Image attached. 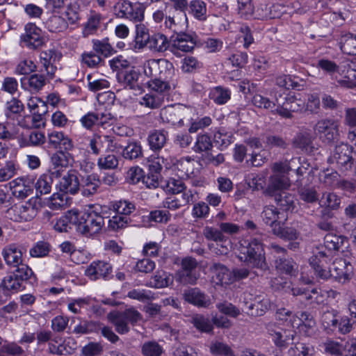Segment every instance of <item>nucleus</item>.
I'll use <instances>...</instances> for the list:
<instances>
[{"instance_id": "72a5a7b5", "label": "nucleus", "mask_w": 356, "mask_h": 356, "mask_svg": "<svg viewBox=\"0 0 356 356\" xmlns=\"http://www.w3.org/2000/svg\"><path fill=\"white\" fill-rule=\"evenodd\" d=\"M272 232L277 237L285 241H296L299 237V232L294 227H282L280 225L275 226Z\"/></svg>"}, {"instance_id": "cd10ccee", "label": "nucleus", "mask_w": 356, "mask_h": 356, "mask_svg": "<svg viewBox=\"0 0 356 356\" xmlns=\"http://www.w3.org/2000/svg\"><path fill=\"white\" fill-rule=\"evenodd\" d=\"M274 263L275 268L281 273L295 275L298 272V266L291 258L279 257Z\"/></svg>"}, {"instance_id": "0eeeda50", "label": "nucleus", "mask_w": 356, "mask_h": 356, "mask_svg": "<svg viewBox=\"0 0 356 356\" xmlns=\"http://www.w3.org/2000/svg\"><path fill=\"white\" fill-rule=\"evenodd\" d=\"M141 76L140 72L134 67H127L117 72L116 79L119 83L126 89L140 90L139 78Z\"/></svg>"}, {"instance_id": "69168bd1", "label": "nucleus", "mask_w": 356, "mask_h": 356, "mask_svg": "<svg viewBox=\"0 0 356 356\" xmlns=\"http://www.w3.org/2000/svg\"><path fill=\"white\" fill-rule=\"evenodd\" d=\"M16 164L13 161H8L0 168V182H3L13 177L17 173Z\"/></svg>"}, {"instance_id": "a18cd8bd", "label": "nucleus", "mask_w": 356, "mask_h": 356, "mask_svg": "<svg viewBox=\"0 0 356 356\" xmlns=\"http://www.w3.org/2000/svg\"><path fill=\"white\" fill-rule=\"evenodd\" d=\"M112 143L113 140L110 136L97 135L90 139L89 146L92 153L97 155L100 153L105 144H107L108 147Z\"/></svg>"}, {"instance_id": "e433bc0d", "label": "nucleus", "mask_w": 356, "mask_h": 356, "mask_svg": "<svg viewBox=\"0 0 356 356\" xmlns=\"http://www.w3.org/2000/svg\"><path fill=\"white\" fill-rule=\"evenodd\" d=\"M339 44L344 53L356 55V35L350 33L341 35Z\"/></svg>"}, {"instance_id": "423d86ee", "label": "nucleus", "mask_w": 356, "mask_h": 356, "mask_svg": "<svg viewBox=\"0 0 356 356\" xmlns=\"http://www.w3.org/2000/svg\"><path fill=\"white\" fill-rule=\"evenodd\" d=\"M354 149L347 143H341L335 146L332 156L328 159L330 163H336L342 170H349L354 163Z\"/></svg>"}, {"instance_id": "39448f33", "label": "nucleus", "mask_w": 356, "mask_h": 356, "mask_svg": "<svg viewBox=\"0 0 356 356\" xmlns=\"http://www.w3.org/2000/svg\"><path fill=\"white\" fill-rule=\"evenodd\" d=\"M339 122L332 118H323L313 127L314 133L323 143L333 145L339 139Z\"/></svg>"}, {"instance_id": "f03ea898", "label": "nucleus", "mask_w": 356, "mask_h": 356, "mask_svg": "<svg viewBox=\"0 0 356 356\" xmlns=\"http://www.w3.org/2000/svg\"><path fill=\"white\" fill-rule=\"evenodd\" d=\"M246 245H243L241 250V261L249 266L265 270L268 268L266 261L265 252L262 243L256 238L249 242H244Z\"/></svg>"}, {"instance_id": "f3484780", "label": "nucleus", "mask_w": 356, "mask_h": 356, "mask_svg": "<svg viewBox=\"0 0 356 356\" xmlns=\"http://www.w3.org/2000/svg\"><path fill=\"white\" fill-rule=\"evenodd\" d=\"M209 270L216 285L223 286L232 284L231 271L224 264L213 262L210 265Z\"/></svg>"}, {"instance_id": "c756f323", "label": "nucleus", "mask_w": 356, "mask_h": 356, "mask_svg": "<svg viewBox=\"0 0 356 356\" xmlns=\"http://www.w3.org/2000/svg\"><path fill=\"white\" fill-rule=\"evenodd\" d=\"M179 107L169 106L163 108L161 111V116L163 120L172 124H182V113Z\"/></svg>"}, {"instance_id": "5701e85b", "label": "nucleus", "mask_w": 356, "mask_h": 356, "mask_svg": "<svg viewBox=\"0 0 356 356\" xmlns=\"http://www.w3.org/2000/svg\"><path fill=\"white\" fill-rule=\"evenodd\" d=\"M2 255L6 264L13 267L22 264V252L21 248L16 244L6 246Z\"/></svg>"}, {"instance_id": "ddd939ff", "label": "nucleus", "mask_w": 356, "mask_h": 356, "mask_svg": "<svg viewBox=\"0 0 356 356\" xmlns=\"http://www.w3.org/2000/svg\"><path fill=\"white\" fill-rule=\"evenodd\" d=\"M41 29L35 24L29 23L25 26V34L22 35V41L27 47L35 49L44 43V38L41 35Z\"/></svg>"}, {"instance_id": "4be33fe9", "label": "nucleus", "mask_w": 356, "mask_h": 356, "mask_svg": "<svg viewBox=\"0 0 356 356\" xmlns=\"http://www.w3.org/2000/svg\"><path fill=\"white\" fill-rule=\"evenodd\" d=\"M351 265L347 264L343 259L334 261L332 267L327 270L330 273V277L339 282H345L348 279L349 271L351 270Z\"/></svg>"}, {"instance_id": "1a4fd4ad", "label": "nucleus", "mask_w": 356, "mask_h": 356, "mask_svg": "<svg viewBox=\"0 0 356 356\" xmlns=\"http://www.w3.org/2000/svg\"><path fill=\"white\" fill-rule=\"evenodd\" d=\"M79 177L78 171L70 170L63 176L59 183L56 184V188L65 193L75 195L81 188V181Z\"/></svg>"}, {"instance_id": "bf43d9fd", "label": "nucleus", "mask_w": 356, "mask_h": 356, "mask_svg": "<svg viewBox=\"0 0 356 356\" xmlns=\"http://www.w3.org/2000/svg\"><path fill=\"white\" fill-rule=\"evenodd\" d=\"M43 66H49V64H56L62 58L60 52L55 49H49L42 51L40 56Z\"/></svg>"}, {"instance_id": "9d476101", "label": "nucleus", "mask_w": 356, "mask_h": 356, "mask_svg": "<svg viewBox=\"0 0 356 356\" xmlns=\"http://www.w3.org/2000/svg\"><path fill=\"white\" fill-rule=\"evenodd\" d=\"M173 31L175 33L170 38L173 49L184 52H189L194 49L197 39L195 35L178 31L176 29H174Z\"/></svg>"}, {"instance_id": "680f3d73", "label": "nucleus", "mask_w": 356, "mask_h": 356, "mask_svg": "<svg viewBox=\"0 0 356 356\" xmlns=\"http://www.w3.org/2000/svg\"><path fill=\"white\" fill-rule=\"evenodd\" d=\"M136 44L139 49H142L145 47V44L148 42L151 35L149 33L148 29L142 24H139L136 26Z\"/></svg>"}, {"instance_id": "c9c22d12", "label": "nucleus", "mask_w": 356, "mask_h": 356, "mask_svg": "<svg viewBox=\"0 0 356 356\" xmlns=\"http://www.w3.org/2000/svg\"><path fill=\"white\" fill-rule=\"evenodd\" d=\"M103 17L101 14L92 12L88 19V22L83 28V36L88 37L90 35L95 33L100 26V23Z\"/></svg>"}, {"instance_id": "bb28decb", "label": "nucleus", "mask_w": 356, "mask_h": 356, "mask_svg": "<svg viewBox=\"0 0 356 356\" xmlns=\"http://www.w3.org/2000/svg\"><path fill=\"white\" fill-rule=\"evenodd\" d=\"M247 313L252 316H263L270 307V302L266 298H256L253 302H246Z\"/></svg>"}, {"instance_id": "f704fd0d", "label": "nucleus", "mask_w": 356, "mask_h": 356, "mask_svg": "<svg viewBox=\"0 0 356 356\" xmlns=\"http://www.w3.org/2000/svg\"><path fill=\"white\" fill-rule=\"evenodd\" d=\"M188 13L200 21L207 19L206 3L202 0H193L190 2L188 8Z\"/></svg>"}, {"instance_id": "3c124183", "label": "nucleus", "mask_w": 356, "mask_h": 356, "mask_svg": "<svg viewBox=\"0 0 356 356\" xmlns=\"http://www.w3.org/2000/svg\"><path fill=\"white\" fill-rule=\"evenodd\" d=\"M342 77L356 81V61L345 60L340 65L339 72Z\"/></svg>"}, {"instance_id": "13d9d810", "label": "nucleus", "mask_w": 356, "mask_h": 356, "mask_svg": "<svg viewBox=\"0 0 356 356\" xmlns=\"http://www.w3.org/2000/svg\"><path fill=\"white\" fill-rule=\"evenodd\" d=\"M163 352L162 346L154 341L145 342L141 347L143 356H161Z\"/></svg>"}, {"instance_id": "473e14b6", "label": "nucleus", "mask_w": 356, "mask_h": 356, "mask_svg": "<svg viewBox=\"0 0 356 356\" xmlns=\"http://www.w3.org/2000/svg\"><path fill=\"white\" fill-rule=\"evenodd\" d=\"M334 218V213L327 209H321L318 216V222L316 227L325 232H330L334 230V225L332 219Z\"/></svg>"}, {"instance_id": "2eb2a0df", "label": "nucleus", "mask_w": 356, "mask_h": 356, "mask_svg": "<svg viewBox=\"0 0 356 356\" xmlns=\"http://www.w3.org/2000/svg\"><path fill=\"white\" fill-rule=\"evenodd\" d=\"M39 207L40 202L38 198L32 197L22 205L15 206V211L17 213L19 221L28 222L36 216Z\"/></svg>"}, {"instance_id": "6ab92c4d", "label": "nucleus", "mask_w": 356, "mask_h": 356, "mask_svg": "<svg viewBox=\"0 0 356 356\" xmlns=\"http://www.w3.org/2000/svg\"><path fill=\"white\" fill-rule=\"evenodd\" d=\"M276 204V208L282 212H293L296 208L294 195L288 191L279 192V193H273L270 195Z\"/></svg>"}, {"instance_id": "c85d7f7f", "label": "nucleus", "mask_w": 356, "mask_h": 356, "mask_svg": "<svg viewBox=\"0 0 356 356\" xmlns=\"http://www.w3.org/2000/svg\"><path fill=\"white\" fill-rule=\"evenodd\" d=\"M173 280L174 277L171 275L164 271H157L147 285L152 288L161 289L172 285Z\"/></svg>"}, {"instance_id": "a19ab883", "label": "nucleus", "mask_w": 356, "mask_h": 356, "mask_svg": "<svg viewBox=\"0 0 356 356\" xmlns=\"http://www.w3.org/2000/svg\"><path fill=\"white\" fill-rule=\"evenodd\" d=\"M145 7L140 3H132L130 2L127 10V15L124 19H127L134 22H142L144 19Z\"/></svg>"}, {"instance_id": "9b49d317", "label": "nucleus", "mask_w": 356, "mask_h": 356, "mask_svg": "<svg viewBox=\"0 0 356 356\" xmlns=\"http://www.w3.org/2000/svg\"><path fill=\"white\" fill-rule=\"evenodd\" d=\"M282 168L281 165L275 164L274 166L277 172L270 178V183L266 189V193L268 196L272 195L273 193L286 191V189L290 186L288 177L281 172Z\"/></svg>"}, {"instance_id": "dca6fc26", "label": "nucleus", "mask_w": 356, "mask_h": 356, "mask_svg": "<svg viewBox=\"0 0 356 356\" xmlns=\"http://www.w3.org/2000/svg\"><path fill=\"white\" fill-rule=\"evenodd\" d=\"M313 137L308 132H299L292 140V145L294 148L300 149L302 151L310 155L318 154V147L313 143Z\"/></svg>"}, {"instance_id": "6e6d98bb", "label": "nucleus", "mask_w": 356, "mask_h": 356, "mask_svg": "<svg viewBox=\"0 0 356 356\" xmlns=\"http://www.w3.org/2000/svg\"><path fill=\"white\" fill-rule=\"evenodd\" d=\"M72 160V156L70 153L64 151H58L54 153L51 157V161L53 165L56 168H67Z\"/></svg>"}, {"instance_id": "79ce46f5", "label": "nucleus", "mask_w": 356, "mask_h": 356, "mask_svg": "<svg viewBox=\"0 0 356 356\" xmlns=\"http://www.w3.org/2000/svg\"><path fill=\"white\" fill-rule=\"evenodd\" d=\"M300 319L302 323L299 325L300 332H303L306 336H312L314 333L316 322L313 316L306 312H302Z\"/></svg>"}, {"instance_id": "20e7f679", "label": "nucleus", "mask_w": 356, "mask_h": 356, "mask_svg": "<svg viewBox=\"0 0 356 356\" xmlns=\"http://www.w3.org/2000/svg\"><path fill=\"white\" fill-rule=\"evenodd\" d=\"M108 319L114 325L115 331L120 334L129 332V323L135 325L142 319L140 313L134 308H129L122 312H113L108 314Z\"/></svg>"}, {"instance_id": "a878e982", "label": "nucleus", "mask_w": 356, "mask_h": 356, "mask_svg": "<svg viewBox=\"0 0 356 356\" xmlns=\"http://www.w3.org/2000/svg\"><path fill=\"white\" fill-rule=\"evenodd\" d=\"M145 47L153 52H164L168 48V40L163 34L154 33L149 37Z\"/></svg>"}, {"instance_id": "37998d69", "label": "nucleus", "mask_w": 356, "mask_h": 356, "mask_svg": "<svg viewBox=\"0 0 356 356\" xmlns=\"http://www.w3.org/2000/svg\"><path fill=\"white\" fill-rule=\"evenodd\" d=\"M321 323L325 330L334 331L339 326L337 312L335 310L326 311L321 316Z\"/></svg>"}, {"instance_id": "052dcab7", "label": "nucleus", "mask_w": 356, "mask_h": 356, "mask_svg": "<svg viewBox=\"0 0 356 356\" xmlns=\"http://www.w3.org/2000/svg\"><path fill=\"white\" fill-rule=\"evenodd\" d=\"M119 161L114 154L102 156L97 160V165L100 169L113 170L118 168Z\"/></svg>"}, {"instance_id": "393cba45", "label": "nucleus", "mask_w": 356, "mask_h": 356, "mask_svg": "<svg viewBox=\"0 0 356 356\" xmlns=\"http://www.w3.org/2000/svg\"><path fill=\"white\" fill-rule=\"evenodd\" d=\"M79 221V213L77 211H69L67 213L60 218L55 223L54 228L59 232H67L72 229V225L77 227Z\"/></svg>"}, {"instance_id": "aec40b11", "label": "nucleus", "mask_w": 356, "mask_h": 356, "mask_svg": "<svg viewBox=\"0 0 356 356\" xmlns=\"http://www.w3.org/2000/svg\"><path fill=\"white\" fill-rule=\"evenodd\" d=\"M102 184L99 176L97 173H92L81 178V193L86 197L93 196L96 193Z\"/></svg>"}, {"instance_id": "58836bf2", "label": "nucleus", "mask_w": 356, "mask_h": 356, "mask_svg": "<svg viewBox=\"0 0 356 356\" xmlns=\"http://www.w3.org/2000/svg\"><path fill=\"white\" fill-rule=\"evenodd\" d=\"M45 26L50 32L59 33L67 29L68 23L60 16L52 15L46 21Z\"/></svg>"}, {"instance_id": "412c9836", "label": "nucleus", "mask_w": 356, "mask_h": 356, "mask_svg": "<svg viewBox=\"0 0 356 356\" xmlns=\"http://www.w3.org/2000/svg\"><path fill=\"white\" fill-rule=\"evenodd\" d=\"M60 172L59 170L52 171L49 174L41 175L34 184L36 190L37 197L39 195H47L50 193L51 191V185L54 177H59Z\"/></svg>"}, {"instance_id": "4d7b16f0", "label": "nucleus", "mask_w": 356, "mask_h": 356, "mask_svg": "<svg viewBox=\"0 0 356 356\" xmlns=\"http://www.w3.org/2000/svg\"><path fill=\"white\" fill-rule=\"evenodd\" d=\"M93 49L97 54H100L105 57L109 56L114 51L112 45L108 42V39L105 38L102 40H92Z\"/></svg>"}, {"instance_id": "2f4dec72", "label": "nucleus", "mask_w": 356, "mask_h": 356, "mask_svg": "<svg viewBox=\"0 0 356 356\" xmlns=\"http://www.w3.org/2000/svg\"><path fill=\"white\" fill-rule=\"evenodd\" d=\"M198 270H177L175 275L177 282L182 285H195L200 279Z\"/></svg>"}, {"instance_id": "b1692460", "label": "nucleus", "mask_w": 356, "mask_h": 356, "mask_svg": "<svg viewBox=\"0 0 356 356\" xmlns=\"http://www.w3.org/2000/svg\"><path fill=\"white\" fill-rule=\"evenodd\" d=\"M168 132L165 130H154L150 132L147 141L149 148L154 153L159 152L166 145Z\"/></svg>"}, {"instance_id": "09e8293b", "label": "nucleus", "mask_w": 356, "mask_h": 356, "mask_svg": "<svg viewBox=\"0 0 356 356\" xmlns=\"http://www.w3.org/2000/svg\"><path fill=\"white\" fill-rule=\"evenodd\" d=\"M300 199L307 203H315L319 200L318 193L314 187L302 186L298 189Z\"/></svg>"}, {"instance_id": "f257e3e1", "label": "nucleus", "mask_w": 356, "mask_h": 356, "mask_svg": "<svg viewBox=\"0 0 356 356\" xmlns=\"http://www.w3.org/2000/svg\"><path fill=\"white\" fill-rule=\"evenodd\" d=\"M174 67L171 62L166 59H151L144 65V73L151 77L148 81L149 87L158 92H164L170 88L169 79L174 74Z\"/></svg>"}, {"instance_id": "f8f14e48", "label": "nucleus", "mask_w": 356, "mask_h": 356, "mask_svg": "<svg viewBox=\"0 0 356 356\" xmlns=\"http://www.w3.org/2000/svg\"><path fill=\"white\" fill-rule=\"evenodd\" d=\"M328 260V256L323 251H318L310 257L309 264L317 278L326 280L330 277V273L327 270Z\"/></svg>"}, {"instance_id": "864d4df0", "label": "nucleus", "mask_w": 356, "mask_h": 356, "mask_svg": "<svg viewBox=\"0 0 356 356\" xmlns=\"http://www.w3.org/2000/svg\"><path fill=\"white\" fill-rule=\"evenodd\" d=\"M289 356H314L312 347L304 343L298 342L288 350Z\"/></svg>"}, {"instance_id": "5fc2aeb1", "label": "nucleus", "mask_w": 356, "mask_h": 356, "mask_svg": "<svg viewBox=\"0 0 356 356\" xmlns=\"http://www.w3.org/2000/svg\"><path fill=\"white\" fill-rule=\"evenodd\" d=\"M344 240V236L327 234L324 237V245L329 250L337 251L343 245Z\"/></svg>"}, {"instance_id": "a211bd4d", "label": "nucleus", "mask_w": 356, "mask_h": 356, "mask_svg": "<svg viewBox=\"0 0 356 356\" xmlns=\"http://www.w3.org/2000/svg\"><path fill=\"white\" fill-rule=\"evenodd\" d=\"M112 270L111 265L106 261H93L86 268L85 274L92 280L99 278L106 279Z\"/></svg>"}, {"instance_id": "603ef678", "label": "nucleus", "mask_w": 356, "mask_h": 356, "mask_svg": "<svg viewBox=\"0 0 356 356\" xmlns=\"http://www.w3.org/2000/svg\"><path fill=\"white\" fill-rule=\"evenodd\" d=\"M282 102H284L285 107L291 112H298L305 107V102L301 99L297 98L295 95L291 94L282 97Z\"/></svg>"}, {"instance_id": "338daca9", "label": "nucleus", "mask_w": 356, "mask_h": 356, "mask_svg": "<svg viewBox=\"0 0 356 356\" xmlns=\"http://www.w3.org/2000/svg\"><path fill=\"white\" fill-rule=\"evenodd\" d=\"M211 98L218 104H224L230 99L229 90L216 87L211 93Z\"/></svg>"}, {"instance_id": "e2e57ef3", "label": "nucleus", "mask_w": 356, "mask_h": 356, "mask_svg": "<svg viewBox=\"0 0 356 356\" xmlns=\"http://www.w3.org/2000/svg\"><path fill=\"white\" fill-rule=\"evenodd\" d=\"M212 147L213 144L209 135L199 134L197 137L194 151L195 152H205L207 154L209 153L208 151L211 149Z\"/></svg>"}, {"instance_id": "8fccbe9b", "label": "nucleus", "mask_w": 356, "mask_h": 356, "mask_svg": "<svg viewBox=\"0 0 356 356\" xmlns=\"http://www.w3.org/2000/svg\"><path fill=\"white\" fill-rule=\"evenodd\" d=\"M280 335L281 337L279 338L278 337L273 338V341L276 346L283 348L293 343L296 332L293 330L282 329L280 330Z\"/></svg>"}, {"instance_id": "7ed1b4c3", "label": "nucleus", "mask_w": 356, "mask_h": 356, "mask_svg": "<svg viewBox=\"0 0 356 356\" xmlns=\"http://www.w3.org/2000/svg\"><path fill=\"white\" fill-rule=\"evenodd\" d=\"M102 208H96L84 213L76 223V230L86 237L92 236L98 234L104 225V219Z\"/></svg>"}, {"instance_id": "4468645a", "label": "nucleus", "mask_w": 356, "mask_h": 356, "mask_svg": "<svg viewBox=\"0 0 356 356\" xmlns=\"http://www.w3.org/2000/svg\"><path fill=\"white\" fill-rule=\"evenodd\" d=\"M12 194L18 199H25L33 195L34 184L28 178H17L10 183Z\"/></svg>"}, {"instance_id": "ea45409f", "label": "nucleus", "mask_w": 356, "mask_h": 356, "mask_svg": "<svg viewBox=\"0 0 356 356\" xmlns=\"http://www.w3.org/2000/svg\"><path fill=\"white\" fill-rule=\"evenodd\" d=\"M5 291H11L13 293L17 292L18 291L24 290L25 286L15 278L13 274L10 272L2 280L0 285Z\"/></svg>"}, {"instance_id": "7c9ffc66", "label": "nucleus", "mask_w": 356, "mask_h": 356, "mask_svg": "<svg viewBox=\"0 0 356 356\" xmlns=\"http://www.w3.org/2000/svg\"><path fill=\"white\" fill-rule=\"evenodd\" d=\"M341 202V197L336 193H324L319 202V206L321 209L334 212L340 208Z\"/></svg>"}, {"instance_id": "de8ad7c7", "label": "nucleus", "mask_w": 356, "mask_h": 356, "mask_svg": "<svg viewBox=\"0 0 356 356\" xmlns=\"http://www.w3.org/2000/svg\"><path fill=\"white\" fill-rule=\"evenodd\" d=\"M192 323L198 330L203 332L209 333L213 329L212 320L211 321L209 318L201 314L194 316L192 318Z\"/></svg>"}, {"instance_id": "6e6552de", "label": "nucleus", "mask_w": 356, "mask_h": 356, "mask_svg": "<svg viewBox=\"0 0 356 356\" xmlns=\"http://www.w3.org/2000/svg\"><path fill=\"white\" fill-rule=\"evenodd\" d=\"M181 296L186 302L198 308H208L211 305L210 298L198 287H188Z\"/></svg>"}, {"instance_id": "c03bdc74", "label": "nucleus", "mask_w": 356, "mask_h": 356, "mask_svg": "<svg viewBox=\"0 0 356 356\" xmlns=\"http://www.w3.org/2000/svg\"><path fill=\"white\" fill-rule=\"evenodd\" d=\"M15 268V269L11 273L13 274V276H15V278L19 280L23 284L29 280L33 279L35 280V277L31 268L27 265L22 264Z\"/></svg>"}, {"instance_id": "774afa93", "label": "nucleus", "mask_w": 356, "mask_h": 356, "mask_svg": "<svg viewBox=\"0 0 356 356\" xmlns=\"http://www.w3.org/2000/svg\"><path fill=\"white\" fill-rule=\"evenodd\" d=\"M210 350L213 355L220 356H235L231 348L222 342L216 341L212 343Z\"/></svg>"}, {"instance_id": "4c0bfd02", "label": "nucleus", "mask_w": 356, "mask_h": 356, "mask_svg": "<svg viewBox=\"0 0 356 356\" xmlns=\"http://www.w3.org/2000/svg\"><path fill=\"white\" fill-rule=\"evenodd\" d=\"M280 213V211L275 207L266 206L264 208L261 216L264 223L270 225L273 229L275 228V225L280 224V222L277 221L278 215Z\"/></svg>"}, {"instance_id": "0e129e2a", "label": "nucleus", "mask_w": 356, "mask_h": 356, "mask_svg": "<svg viewBox=\"0 0 356 356\" xmlns=\"http://www.w3.org/2000/svg\"><path fill=\"white\" fill-rule=\"evenodd\" d=\"M50 250L51 246L49 243L38 241L30 249L29 253L33 257H43L48 255Z\"/></svg>"}, {"instance_id": "49530a36", "label": "nucleus", "mask_w": 356, "mask_h": 356, "mask_svg": "<svg viewBox=\"0 0 356 356\" xmlns=\"http://www.w3.org/2000/svg\"><path fill=\"white\" fill-rule=\"evenodd\" d=\"M143 149L141 145L136 142L130 143L122 151V156L129 160L142 158Z\"/></svg>"}]
</instances>
